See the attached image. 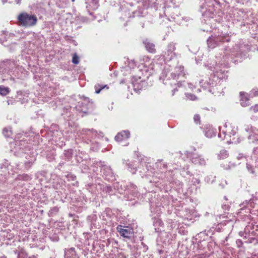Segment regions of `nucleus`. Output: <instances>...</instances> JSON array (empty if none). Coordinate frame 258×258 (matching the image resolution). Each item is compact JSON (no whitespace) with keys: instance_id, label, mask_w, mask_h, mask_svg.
<instances>
[{"instance_id":"6e6d98bb","label":"nucleus","mask_w":258,"mask_h":258,"mask_svg":"<svg viewBox=\"0 0 258 258\" xmlns=\"http://www.w3.org/2000/svg\"><path fill=\"white\" fill-rule=\"evenodd\" d=\"M80 21L83 22V23L87 22L88 21V19L86 17L81 16V17H78V18L77 19L75 20V22H74L73 23L74 24L75 23L77 25L78 23H79V22H80Z\"/></svg>"},{"instance_id":"412c9836","label":"nucleus","mask_w":258,"mask_h":258,"mask_svg":"<svg viewBox=\"0 0 258 258\" xmlns=\"http://www.w3.org/2000/svg\"><path fill=\"white\" fill-rule=\"evenodd\" d=\"M132 84L135 92H140L147 86V83L140 76H133L131 80Z\"/></svg>"},{"instance_id":"79ce46f5","label":"nucleus","mask_w":258,"mask_h":258,"mask_svg":"<svg viewBox=\"0 0 258 258\" xmlns=\"http://www.w3.org/2000/svg\"><path fill=\"white\" fill-rule=\"evenodd\" d=\"M155 166L163 172L167 168L166 162L163 161L162 159L158 160V161L155 163Z\"/></svg>"},{"instance_id":"c756f323","label":"nucleus","mask_w":258,"mask_h":258,"mask_svg":"<svg viewBox=\"0 0 258 258\" xmlns=\"http://www.w3.org/2000/svg\"><path fill=\"white\" fill-rule=\"evenodd\" d=\"M143 43L148 52L152 53H155L156 52L155 44L151 40L145 39L143 41Z\"/></svg>"},{"instance_id":"2f4dec72","label":"nucleus","mask_w":258,"mask_h":258,"mask_svg":"<svg viewBox=\"0 0 258 258\" xmlns=\"http://www.w3.org/2000/svg\"><path fill=\"white\" fill-rule=\"evenodd\" d=\"M17 95L16 97L17 102H20L21 104L27 103L28 101V95L26 93L22 91H19L17 92Z\"/></svg>"},{"instance_id":"37998d69","label":"nucleus","mask_w":258,"mask_h":258,"mask_svg":"<svg viewBox=\"0 0 258 258\" xmlns=\"http://www.w3.org/2000/svg\"><path fill=\"white\" fill-rule=\"evenodd\" d=\"M14 253L17 255V258H26L28 256L27 253L23 248L14 250Z\"/></svg>"},{"instance_id":"20e7f679","label":"nucleus","mask_w":258,"mask_h":258,"mask_svg":"<svg viewBox=\"0 0 258 258\" xmlns=\"http://www.w3.org/2000/svg\"><path fill=\"white\" fill-rule=\"evenodd\" d=\"M183 66H179L176 67L174 71L171 72L169 67H165L160 76L159 79L165 85L171 86L177 85L178 87H180L182 85V83L184 82L183 78H184L185 74L183 72Z\"/></svg>"},{"instance_id":"a18cd8bd","label":"nucleus","mask_w":258,"mask_h":258,"mask_svg":"<svg viewBox=\"0 0 258 258\" xmlns=\"http://www.w3.org/2000/svg\"><path fill=\"white\" fill-rule=\"evenodd\" d=\"M122 134H124L125 136H127L128 135V131H122L120 133H118L117 135L115 137V140L118 142H121L122 140H124L122 138Z\"/></svg>"},{"instance_id":"4d7b16f0","label":"nucleus","mask_w":258,"mask_h":258,"mask_svg":"<svg viewBox=\"0 0 258 258\" xmlns=\"http://www.w3.org/2000/svg\"><path fill=\"white\" fill-rule=\"evenodd\" d=\"M72 62L75 64H78L79 63L80 61V58L79 56L76 53H75L72 57Z\"/></svg>"},{"instance_id":"ddd939ff","label":"nucleus","mask_w":258,"mask_h":258,"mask_svg":"<svg viewBox=\"0 0 258 258\" xmlns=\"http://www.w3.org/2000/svg\"><path fill=\"white\" fill-rule=\"evenodd\" d=\"M17 20L20 25L26 27L33 26L37 22V18L35 15L26 12L20 13L18 16Z\"/></svg>"},{"instance_id":"9b49d317","label":"nucleus","mask_w":258,"mask_h":258,"mask_svg":"<svg viewBox=\"0 0 258 258\" xmlns=\"http://www.w3.org/2000/svg\"><path fill=\"white\" fill-rule=\"evenodd\" d=\"M165 178L169 182V187L166 185V190L168 189L171 190L172 188L176 191L178 193L183 192L182 187L183 183L177 179L175 176V171L173 170H169L165 173Z\"/></svg>"},{"instance_id":"4be33fe9","label":"nucleus","mask_w":258,"mask_h":258,"mask_svg":"<svg viewBox=\"0 0 258 258\" xmlns=\"http://www.w3.org/2000/svg\"><path fill=\"white\" fill-rule=\"evenodd\" d=\"M185 156L187 158H189L192 163L195 164H199L200 165H205L206 162L205 159L201 156H199L195 153L186 151L184 153Z\"/></svg>"},{"instance_id":"bb28decb","label":"nucleus","mask_w":258,"mask_h":258,"mask_svg":"<svg viewBox=\"0 0 258 258\" xmlns=\"http://www.w3.org/2000/svg\"><path fill=\"white\" fill-rule=\"evenodd\" d=\"M37 153L35 151H31V153L25 156L26 161L24 162V167L26 169H29L32 167L36 160Z\"/></svg>"},{"instance_id":"5701e85b","label":"nucleus","mask_w":258,"mask_h":258,"mask_svg":"<svg viewBox=\"0 0 258 258\" xmlns=\"http://www.w3.org/2000/svg\"><path fill=\"white\" fill-rule=\"evenodd\" d=\"M51 185L53 188L58 190L57 192H59L61 195L64 194L63 197L66 198V189L63 188V181L60 178L56 177L55 179H53L51 181Z\"/></svg>"},{"instance_id":"423d86ee","label":"nucleus","mask_w":258,"mask_h":258,"mask_svg":"<svg viewBox=\"0 0 258 258\" xmlns=\"http://www.w3.org/2000/svg\"><path fill=\"white\" fill-rule=\"evenodd\" d=\"M150 203V207L151 214L150 217H152L153 225L154 227L155 232H160L161 231L160 227L163 225L162 220L159 218L160 214L162 213V209L161 204L157 202L158 200L155 199V194H151L149 193L147 195Z\"/></svg>"},{"instance_id":"6ab92c4d","label":"nucleus","mask_w":258,"mask_h":258,"mask_svg":"<svg viewBox=\"0 0 258 258\" xmlns=\"http://www.w3.org/2000/svg\"><path fill=\"white\" fill-rule=\"evenodd\" d=\"M175 44L171 42L167 46L166 50L162 52L161 56L165 63L170 61L176 57Z\"/></svg>"},{"instance_id":"aec40b11","label":"nucleus","mask_w":258,"mask_h":258,"mask_svg":"<svg viewBox=\"0 0 258 258\" xmlns=\"http://www.w3.org/2000/svg\"><path fill=\"white\" fill-rule=\"evenodd\" d=\"M88 199L83 194H81L75 202V210L78 213H81L87 208L86 204Z\"/></svg>"},{"instance_id":"0e129e2a","label":"nucleus","mask_w":258,"mask_h":258,"mask_svg":"<svg viewBox=\"0 0 258 258\" xmlns=\"http://www.w3.org/2000/svg\"><path fill=\"white\" fill-rule=\"evenodd\" d=\"M246 168L250 173H251L252 174H254V169L253 168V166L251 165L249 163H246Z\"/></svg>"},{"instance_id":"f03ea898","label":"nucleus","mask_w":258,"mask_h":258,"mask_svg":"<svg viewBox=\"0 0 258 258\" xmlns=\"http://www.w3.org/2000/svg\"><path fill=\"white\" fill-rule=\"evenodd\" d=\"M227 68L216 64L213 74H211L210 77L200 81V86L204 90H207L209 92L214 94L215 90L217 89L216 87L220 80L227 78V71L225 69Z\"/></svg>"},{"instance_id":"72a5a7b5","label":"nucleus","mask_w":258,"mask_h":258,"mask_svg":"<svg viewBox=\"0 0 258 258\" xmlns=\"http://www.w3.org/2000/svg\"><path fill=\"white\" fill-rule=\"evenodd\" d=\"M128 163H126L128 169L130 172H132L133 174L136 173V171L138 169H139L138 168V164L140 165L139 160L138 159V161H127Z\"/></svg>"},{"instance_id":"a19ab883","label":"nucleus","mask_w":258,"mask_h":258,"mask_svg":"<svg viewBox=\"0 0 258 258\" xmlns=\"http://www.w3.org/2000/svg\"><path fill=\"white\" fill-rule=\"evenodd\" d=\"M65 176L69 181H72L71 183L72 185L76 186H79V182L77 180V177L75 175L71 173H68Z\"/></svg>"},{"instance_id":"7c9ffc66","label":"nucleus","mask_w":258,"mask_h":258,"mask_svg":"<svg viewBox=\"0 0 258 258\" xmlns=\"http://www.w3.org/2000/svg\"><path fill=\"white\" fill-rule=\"evenodd\" d=\"M233 221L232 220H225V221L221 222L220 224H218L215 228L212 227L210 229H212V232H211V235H214L216 232H221L223 231V228L222 226L223 225H226L227 224H229L230 225H233Z\"/></svg>"},{"instance_id":"864d4df0","label":"nucleus","mask_w":258,"mask_h":258,"mask_svg":"<svg viewBox=\"0 0 258 258\" xmlns=\"http://www.w3.org/2000/svg\"><path fill=\"white\" fill-rule=\"evenodd\" d=\"M59 208L57 207H54L51 208L49 211V215L50 216H53L57 214L58 212Z\"/></svg>"},{"instance_id":"e2e57ef3","label":"nucleus","mask_w":258,"mask_h":258,"mask_svg":"<svg viewBox=\"0 0 258 258\" xmlns=\"http://www.w3.org/2000/svg\"><path fill=\"white\" fill-rule=\"evenodd\" d=\"M3 134L6 137H10L12 135V132L10 130L5 128L3 129Z\"/></svg>"},{"instance_id":"69168bd1","label":"nucleus","mask_w":258,"mask_h":258,"mask_svg":"<svg viewBox=\"0 0 258 258\" xmlns=\"http://www.w3.org/2000/svg\"><path fill=\"white\" fill-rule=\"evenodd\" d=\"M66 161L64 159H61L58 164L57 165L56 168L59 170H60L61 168L66 164Z\"/></svg>"},{"instance_id":"f257e3e1","label":"nucleus","mask_w":258,"mask_h":258,"mask_svg":"<svg viewBox=\"0 0 258 258\" xmlns=\"http://www.w3.org/2000/svg\"><path fill=\"white\" fill-rule=\"evenodd\" d=\"M232 39L228 34L211 35L207 40L208 47L213 49L216 47L222 46L223 53L216 56V64L223 66L224 68L229 67V62L237 63L243 61L247 56L250 50V46L248 45L235 44L232 49L229 48L227 43L231 42Z\"/></svg>"},{"instance_id":"58836bf2","label":"nucleus","mask_w":258,"mask_h":258,"mask_svg":"<svg viewBox=\"0 0 258 258\" xmlns=\"http://www.w3.org/2000/svg\"><path fill=\"white\" fill-rule=\"evenodd\" d=\"M64 258H76L77 254L75 249L74 247H71L64 250Z\"/></svg>"},{"instance_id":"bf43d9fd","label":"nucleus","mask_w":258,"mask_h":258,"mask_svg":"<svg viewBox=\"0 0 258 258\" xmlns=\"http://www.w3.org/2000/svg\"><path fill=\"white\" fill-rule=\"evenodd\" d=\"M185 95L186 97L190 100L194 101L197 99V96L193 94L186 93Z\"/></svg>"},{"instance_id":"dca6fc26","label":"nucleus","mask_w":258,"mask_h":258,"mask_svg":"<svg viewBox=\"0 0 258 258\" xmlns=\"http://www.w3.org/2000/svg\"><path fill=\"white\" fill-rule=\"evenodd\" d=\"M32 178V176L28 174L24 173L22 174H19L13 182V190H17L19 193H22L23 189H21V188L24 184L21 183L20 181H28L31 180Z\"/></svg>"},{"instance_id":"3c124183","label":"nucleus","mask_w":258,"mask_h":258,"mask_svg":"<svg viewBox=\"0 0 258 258\" xmlns=\"http://www.w3.org/2000/svg\"><path fill=\"white\" fill-rule=\"evenodd\" d=\"M163 14H162V13L159 14V17L160 18H162L164 15L165 17H167L168 12H169L171 10L174 9V8H171L170 7H165L163 8Z\"/></svg>"},{"instance_id":"4c0bfd02","label":"nucleus","mask_w":258,"mask_h":258,"mask_svg":"<svg viewBox=\"0 0 258 258\" xmlns=\"http://www.w3.org/2000/svg\"><path fill=\"white\" fill-rule=\"evenodd\" d=\"M240 104L243 107H246L247 106L249 105V99L248 98L247 96V94L243 92H240Z\"/></svg>"},{"instance_id":"ea45409f","label":"nucleus","mask_w":258,"mask_h":258,"mask_svg":"<svg viewBox=\"0 0 258 258\" xmlns=\"http://www.w3.org/2000/svg\"><path fill=\"white\" fill-rule=\"evenodd\" d=\"M73 154L72 149L64 150L62 154L60 156V159H64L65 161H70L72 159Z\"/></svg>"},{"instance_id":"603ef678","label":"nucleus","mask_w":258,"mask_h":258,"mask_svg":"<svg viewBox=\"0 0 258 258\" xmlns=\"http://www.w3.org/2000/svg\"><path fill=\"white\" fill-rule=\"evenodd\" d=\"M228 156V151L225 150H222L220 151L219 154L218 155V157L219 159L226 158Z\"/></svg>"},{"instance_id":"39448f33","label":"nucleus","mask_w":258,"mask_h":258,"mask_svg":"<svg viewBox=\"0 0 258 258\" xmlns=\"http://www.w3.org/2000/svg\"><path fill=\"white\" fill-rule=\"evenodd\" d=\"M138 3L136 0H124L121 4L120 11L124 13V16L128 19L131 18H135L139 20V24L142 28H144L145 22H146V17L148 14L147 10L144 6H138V10L133 11L131 14L126 10L128 9V6L133 7Z\"/></svg>"},{"instance_id":"7ed1b4c3","label":"nucleus","mask_w":258,"mask_h":258,"mask_svg":"<svg viewBox=\"0 0 258 258\" xmlns=\"http://www.w3.org/2000/svg\"><path fill=\"white\" fill-rule=\"evenodd\" d=\"M18 66L14 59H6L0 61V78L2 83L12 85L16 83L18 73Z\"/></svg>"},{"instance_id":"b1692460","label":"nucleus","mask_w":258,"mask_h":258,"mask_svg":"<svg viewBox=\"0 0 258 258\" xmlns=\"http://www.w3.org/2000/svg\"><path fill=\"white\" fill-rule=\"evenodd\" d=\"M116 229L119 234L125 238L131 239L134 237V231L131 228L122 225H118Z\"/></svg>"},{"instance_id":"0eeeda50","label":"nucleus","mask_w":258,"mask_h":258,"mask_svg":"<svg viewBox=\"0 0 258 258\" xmlns=\"http://www.w3.org/2000/svg\"><path fill=\"white\" fill-rule=\"evenodd\" d=\"M114 189L120 195H123L127 201H132L140 195L137 187L132 183L125 181L116 182L113 184Z\"/></svg>"},{"instance_id":"052dcab7","label":"nucleus","mask_w":258,"mask_h":258,"mask_svg":"<svg viewBox=\"0 0 258 258\" xmlns=\"http://www.w3.org/2000/svg\"><path fill=\"white\" fill-rule=\"evenodd\" d=\"M2 34L0 37V41L2 43H4L5 41H7V35L6 34V32L2 31Z\"/></svg>"},{"instance_id":"6e6552de","label":"nucleus","mask_w":258,"mask_h":258,"mask_svg":"<svg viewBox=\"0 0 258 258\" xmlns=\"http://www.w3.org/2000/svg\"><path fill=\"white\" fill-rule=\"evenodd\" d=\"M32 145L28 142V140L24 137L20 140L15 141L11 144V152L15 156L21 157L24 155H28L31 151H34Z\"/></svg>"},{"instance_id":"680f3d73","label":"nucleus","mask_w":258,"mask_h":258,"mask_svg":"<svg viewBox=\"0 0 258 258\" xmlns=\"http://www.w3.org/2000/svg\"><path fill=\"white\" fill-rule=\"evenodd\" d=\"M213 241H214V239H213V237L211 240L208 241L207 247L209 250H211L212 247L213 246H214L216 244V242H214Z\"/></svg>"},{"instance_id":"13d9d810","label":"nucleus","mask_w":258,"mask_h":258,"mask_svg":"<svg viewBox=\"0 0 258 258\" xmlns=\"http://www.w3.org/2000/svg\"><path fill=\"white\" fill-rule=\"evenodd\" d=\"M80 168L82 173H85L88 171L89 167L86 164L82 163L80 165Z\"/></svg>"},{"instance_id":"338daca9","label":"nucleus","mask_w":258,"mask_h":258,"mask_svg":"<svg viewBox=\"0 0 258 258\" xmlns=\"http://www.w3.org/2000/svg\"><path fill=\"white\" fill-rule=\"evenodd\" d=\"M249 96L251 97L257 96H258V89H253L250 91Z\"/></svg>"},{"instance_id":"1a4fd4ad","label":"nucleus","mask_w":258,"mask_h":258,"mask_svg":"<svg viewBox=\"0 0 258 258\" xmlns=\"http://www.w3.org/2000/svg\"><path fill=\"white\" fill-rule=\"evenodd\" d=\"M81 100L78 102V104L75 106H66L64 108V112L66 111L67 113H69V116L71 115V113L76 111L78 113H82L83 114L88 113L90 110H91L93 107V103L90 101V99L87 97H84Z\"/></svg>"},{"instance_id":"de8ad7c7","label":"nucleus","mask_w":258,"mask_h":258,"mask_svg":"<svg viewBox=\"0 0 258 258\" xmlns=\"http://www.w3.org/2000/svg\"><path fill=\"white\" fill-rule=\"evenodd\" d=\"M94 88L95 90V93L99 94L103 89L105 88L108 89L109 87L107 85H100L99 84H97L95 85Z\"/></svg>"},{"instance_id":"c03bdc74","label":"nucleus","mask_w":258,"mask_h":258,"mask_svg":"<svg viewBox=\"0 0 258 258\" xmlns=\"http://www.w3.org/2000/svg\"><path fill=\"white\" fill-rule=\"evenodd\" d=\"M11 92L10 89L8 87H5L3 85L0 86V95L2 96H6Z\"/></svg>"},{"instance_id":"a878e982","label":"nucleus","mask_w":258,"mask_h":258,"mask_svg":"<svg viewBox=\"0 0 258 258\" xmlns=\"http://www.w3.org/2000/svg\"><path fill=\"white\" fill-rule=\"evenodd\" d=\"M86 8L90 15H93V11L97 10L99 6V0H85Z\"/></svg>"},{"instance_id":"f3484780","label":"nucleus","mask_w":258,"mask_h":258,"mask_svg":"<svg viewBox=\"0 0 258 258\" xmlns=\"http://www.w3.org/2000/svg\"><path fill=\"white\" fill-rule=\"evenodd\" d=\"M15 172L8 160L5 159L0 163V175L3 176L5 179H7L13 175Z\"/></svg>"},{"instance_id":"9d476101","label":"nucleus","mask_w":258,"mask_h":258,"mask_svg":"<svg viewBox=\"0 0 258 258\" xmlns=\"http://www.w3.org/2000/svg\"><path fill=\"white\" fill-rule=\"evenodd\" d=\"M200 6V11L203 17L206 18H213L216 14V5H220V2L217 0H199Z\"/></svg>"},{"instance_id":"2eb2a0df","label":"nucleus","mask_w":258,"mask_h":258,"mask_svg":"<svg viewBox=\"0 0 258 258\" xmlns=\"http://www.w3.org/2000/svg\"><path fill=\"white\" fill-rule=\"evenodd\" d=\"M137 157H138V160L140 162V165H138L139 169H142L143 172L147 171L149 172L152 173L154 171L155 169L153 167V163L151 162L150 159H148L144 156L142 157L141 155L140 156L138 155Z\"/></svg>"},{"instance_id":"4468645a","label":"nucleus","mask_w":258,"mask_h":258,"mask_svg":"<svg viewBox=\"0 0 258 258\" xmlns=\"http://www.w3.org/2000/svg\"><path fill=\"white\" fill-rule=\"evenodd\" d=\"M100 167L101 175L108 181H113L116 180L114 173L109 166L105 164L104 162L100 161L98 164Z\"/></svg>"},{"instance_id":"a211bd4d","label":"nucleus","mask_w":258,"mask_h":258,"mask_svg":"<svg viewBox=\"0 0 258 258\" xmlns=\"http://www.w3.org/2000/svg\"><path fill=\"white\" fill-rule=\"evenodd\" d=\"M211 232H212V229H210L207 232L206 231H202L196 236V239L198 240L197 242L199 248L201 249L205 248V244H203V243L212 239Z\"/></svg>"},{"instance_id":"c9c22d12","label":"nucleus","mask_w":258,"mask_h":258,"mask_svg":"<svg viewBox=\"0 0 258 258\" xmlns=\"http://www.w3.org/2000/svg\"><path fill=\"white\" fill-rule=\"evenodd\" d=\"M246 230H245V234L242 233V232L239 233V235L241 236H243V238L247 239L245 241V242L249 243H253L255 245L257 244L258 243L257 239H256L255 237H249L250 234H247L246 233Z\"/></svg>"},{"instance_id":"5fc2aeb1","label":"nucleus","mask_w":258,"mask_h":258,"mask_svg":"<svg viewBox=\"0 0 258 258\" xmlns=\"http://www.w3.org/2000/svg\"><path fill=\"white\" fill-rule=\"evenodd\" d=\"M215 176L212 175L207 176L205 178V181L208 183H213L215 180Z\"/></svg>"},{"instance_id":"774afa93","label":"nucleus","mask_w":258,"mask_h":258,"mask_svg":"<svg viewBox=\"0 0 258 258\" xmlns=\"http://www.w3.org/2000/svg\"><path fill=\"white\" fill-rule=\"evenodd\" d=\"M220 132L218 134V137L219 138H221L222 140H224V139L225 137L226 136V132L224 131H223L222 132H221V128H219Z\"/></svg>"},{"instance_id":"49530a36","label":"nucleus","mask_w":258,"mask_h":258,"mask_svg":"<svg viewBox=\"0 0 258 258\" xmlns=\"http://www.w3.org/2000/svg\"><path fill=\"white\" fill-rule=\"evenodd\" d=\"M180 174L183 177H185L186 175H191L190 172L188 170V165L184 166L182 168L180 169Z\"/></svg>"},{"instance_id":"c85d7f7f","label":"nucleus","mask_w":258,"mask_h":258,"mask_svg":"<svg viewBox=\"0 0 258 258\" xmlns=\"http://www.w3.org/2000/svg\"><path fill=\"white\" fill-rule=\"evenodd\" d=\"M87 222L90 224L91 229H98L100 227L99 222H97V216L96 215L92 214L88 216L87 218Z\"/></svg>"},{"instance_id":"f8f14e48","label":"nucleus","mask_w":258,"mask_h":258,"mask_svg":"<svg viewBox=\"0 0 258 258\" xmlns=\"http://www.w3.org/2000/svg\"><path fill=\"white\" fill-rule=\"evenodd\" d=\"M89 180L85 182L84 188L93 195L101 194V183L96 176H88Z\"/></svg>"},{"instance_id":"cd10ccee","label":"nucleus","mask_w":258,"mask_h":258,"mask_svg":"<svg viewBox=\"0 0 258 258\" xmlns=\"http://www.w3.org/2000/svg\"><path fill=\"white\" fill-rule=\"evenodd\" d=\"M81 133L82 135H84L86 138H88L90 142L91 141V139H95L98 135L97 132L93 128L91 130L83 128Z\"/></svg>"},{"instance_id":"e433bc0d","label":"nucleus","mask_w":258,"mask_h":258,"mask_svg":"<svg viewBox=\"0 0 258 258\" xmlns=\"http://www.w3.org/2000/svg\"><path fill=\"white\" fill-rule=\"evenodd\" d=\"M204 132L205 136L208 138H212L213 137H215L217 134L216 129L210 126L207 127Z\"/></svg>"},{"instance_id":"f704fd0d","label":"nucleus","mask_w":258,"mask_h":258,"mask_svg":"<svg viewBox=\"0 0 258 258\" xmlns=\"http://www.w3.org/2000/svg\"><path fill=\"white\" fill-rule=\"evenodd\" d=\"M114 186L101 183V193L112 195L115 194Z\"/></svg>"},{"instance_id":"473e14b6","label":"nucleus","mask_w":258,"mask_h":258,"mask_svg":"<svg viewBox=\"0 0 258 258\" xmlns=\"http://www.w3.org/2000/svg\"><path fill=\"white\" fill-rule=\"evenodd\" d=\"M254 195H252V198L249 200H245L240 205L241 207V209L242 210L244 208H247V209L249 211L251 208H254Z\"/></svg>"},{"instance_id":"8fccbe9b","label":"nucleus","mask_w":258,"mask_h":258,"mask_svg":"<svg viewBox=\"0 0 258 258\" xmlns=\"http://www.w3.org/2000/svg\"><path fill=\"white\" fill-rule=\"evenodd\" d=\"M69 0H59L56 3V5L59 8H64L67 7Z\"/></svg>"},{"instance_id":"09e8293b","label":"nucleus","mask_w":258,"mask_h":258,"mask_svg":"<svg viewBox=\"0 0 258 258\" xmlns=\"http://www.w3.org/2000/svg\"><path fill=\"white\" fill-rule=\"evenodd\" d=\"M55 152L54 150L48 152L46 154V159L49 162H52L55 159Z\"/></svg>"},{"instance_id":"393cba45","label":"nucleus","mask_w":258,"mask_h":258,"mask_svg":"<svg viewBox=\"0 0 258 258\" xmlns=\"http://www.w3.org/2000/svg\"><path fill=\"white\" fill-rule=\"evenodd\" d=\"M245 130L247 132H249L248 140L250 144L258 142V129L252 126L250 127L249 126H247L246 127H245Z\"/></svg>"}]
</instances>
